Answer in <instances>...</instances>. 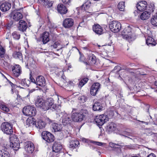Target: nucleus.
<instances>
[{
  "label": "nucleus",
  "mask_w": 157,
  "mask_h": 157,
  "mask_svg": "<svg viewBox=\"0 0 157 157\" xmlns=\"http://www.w3.org/2000/svg\"><path fill=\"white\" fill-rule=\"evenodd\" d=\"M147 157H156L155 155L153 153H151Z\"/></svg>",
  "instance_id": "680f3d73"
},
{
  "label": "nucleus",
  "mask_w": 157,
  "mask_h": 157,
  "mask_svg": "<svg viewBox=\"0 0 157 157\" xmlns=\"http://www.w3.org/2000/svg\"><path fill=\"white\" fill-rule=\"evenodd\" d=\"M147 6V2L143 1L138 3L137 4L136 8L138 10L142 11L146 10Z\"/></svg>",
  "instance_id": "2eb2a0df"
},
{
  "label": "nucleus",
  "mask_w": 157,
  "mask_h": 157,
  "mask_svg": "<svg viewBox=\"0 0 157 157\" xmlns=\"http://www.w3.org/2000/svg\"><path fill=\"white\" fill-rule=\"evenodd\" d=\"M12 71L14 76L18 77L21 73V67L19 65L15 64L12 67Z\"/></svg>",
  "instance_id": "9d476101"
},
{
  "label": "nucleus",
  "mask_w": 157,
  "mask_h": 157,
  "mask_svg": "<svg viewBox=\"0 0 157 157\" xmlns=\"http://www.w3.org/2000/svg\"><path fill=\"white\" fill-rule=\"evenodd\" d=\"M10 84L11 86H12V85H13V83L12 82H10Z\"/></svg>",
  "instance_id": "69168bd1"
},
{
  "label": "nucleus",
  "mask_w": 157,
  "mask_h": 157,
  "mask_svg": "<svg viewBox=\"0 0 157 157\" xmlns=\"http://www.w3.org/2000/svg\"><path fill=\"white\" fill-rule=\"evenodd\" d=\"M124 2H120L118 5V8L120 10L124 11Z\"/></svg>",
  "instance_id": "4c0bfd02"
},
{
  "label": "nucleus",
  "mask_w": 157,
  "mask_h": 157,
  "mask_svg": "<svg viewBox=\"0 0 157 157\" xmlns=\"http://www.w3.org/2000/svg\"><path fill=\"white\" fill-rule=\"evenodd\" d=\"M18 82L20 84V86H21L24 87H28L30 83V81L26 79H23Z\"/></svg>",
  "instance_id": "a878e982"
},
{
  "label": "nucleus",
  "mask_w": 157,
  "mask_h": 157,
  "mask_svg": "<svg viewBox=\"0 0 157 157\" xmlns=\"http://www.w3.org/2000/svg\"><path fill=\"white\" fill-rule=\"evenodd\" d=\"M63 2L65 5H69L72 0H62Z\"/></svg>",
  "instance_id": "09e8293b"
},
{
  "label": "nucleus",
  "mask_w": 157,
  "mask_h": 157,
  "mask_svg": "<svg viewBox=\"0 0 157 157\" xmlns=\"http://www.w3.org/2000/svg\"><path fill=\"white\" fill-rule=\"evenodd\" d=\"M27 24L25 21L22 20L20 21L19 23L18 29L19 30L24 32L25 31L27 28Z\"/></svg>",
  "instance_id": "aec40b11"
},
{
  "label": "nucleus",
  "mask_w": 157,
  "mask_h": 157,
  "mask_svg": "<svg viewBox=\"0 0 157 157\" xmlns=\"http://www.w3.org/2000/svg\"><path fill=\"white\" fill-rule=\"evenodd\" d=\"M53 3V1L47 0L44 2V4L47 8H49L52 6Z\"/></svg>",
  "instance_id": "c03bdc74"
},
{
  "label": "nucleus",
  "mask_w": 157,
  "mask_h": 157,
  "mask_svg": "<svg viewBox=\"0 0 157 157\" xmlns=\"http://www.w3.org/2000/svg\"><path fill=\"white\" fill-rule=\"evenodd\" d=\"M62 149V146L59 142H55L52 146L53 151L55 152H59Z\"/></svg>",
  "instance_id": "4be33fe9"
},
{
  "label": "nucleus",
  "mask_w": 157,
  "mask_h": 157,
  "mask_svg": "<svg viewBox=\"0 0 157 157\" xmlns=\"http://www.w3.org/2000/svg\"><path fill=\"white\" fill-rule=\"evenodd\" d=\"M52 128L55 132H59L61 130L62 128L61 124L54 123L52 124Z\"/></svg>",
  "instance_id": "473e14b6"
},
{
  "label": "nucleus",
  "mask_w": 157,
  "mask_h": 157,
  "mask_svg": "<svg viewBox=\"0 0 157 157\" xmlns=\"http://www.w3.org/2000/svg\"><path fill=\"white\" fill-rule=\"evenodd\" d=\"M93 143H94V144H95L98 146H101L103 144H104V143H102L99 142L93 141Z\"/></svg>",
  "instance_id": "864d4df0"
},
{
  "label": "nucleus",
  "mask_w": 157,
  "mask_h": 157,
  "mask_svg": "<svg viewBox=\"0 0 157 157\" xmlns=\"http://www.w3.org/2000/svg\"><path fill=\"white\" fill-rule=\"evenodd\" d=\"M151 22L152 25L157 26V15L153 16L151 20Z\"/></svg>",
  "instance_id": "58836bf2"
},
{
  "label": "nucleus",
  "mask_w": 157,
  "mask_h": 157,
  "mask_svg": "<svg viewBox=\"0 0 157 157\" xmlns=\"http://www.w3.org/2000/svg\"><path fill=\"white\" fill-rule=\"evenodd\" d=\"M121 67L119 66H117L115 67L113 71H115V72H118L120 70Z\"/></svg>",
  "instance_id": "8fccbe9b"
},
{
  "label": "nucleus",
  "mask_w": 157,
  "mask_h": 157,
  "mask_svg": "<svg viewBox=\"0 0 157 157\" xmlns=\"http://www.w3.org/2000/svg\"><path fill=\"white\" fill-rule=\"evenodd\" d=\"M29 79L32 82L35 83V82H36V81H35V79H34V78L32 76L31 74H30Z\"/></svg>",
  "instance_id": "603ef678"
},
{
  "label": "nucleus",
  "mask_w": 157,
  "mask_h": 157,
  "mask_svg": "<svg viewBox=\"0 0 157 157\" xmlns=\"http://www.w3.org/2000/svg\"><path fill=\"white\" fill-rule=\"evenodd\" d=\"M122 37L130 42L133 40L131 28L128 26L125 28L122 33Z\"/></svg>",
  "instance_id": "f03ea898"
},
{
  "label": "nucleus",
  "mask_w": 157,
  "mask_h": 157,
  "mask_svg": "<svg viewBox=\"0 0 157 157\" xmlns=\"http://www.w3.org/2000/svg\"><path fill=\"white\" fill-rule=\"evenodd\" d=\"M11 7V4L10 3L6 2L1 4L0 8L1 11L6 12L9 10Z\"/></svg>",
  "instance_id": "5701e85b"
},
{
  "label": "nucleus",
  "mask_w": 157,
  "mask_h": 157,
  "mask_svg": "<svg viewBox=\"0 0 157 157\" xmlns=\"http://www.w3.org/2000/svg\"><path fill=\"white\" fill-rule=\"evenodd\" d=\"M88 80V78H85L81 80L79 82L78 86L79 88H82L86 83Z\"/></svg>",
  "instance_id": "f704fd0d"
},
{
  "label": "nucleus",
  "mask_w": 157,
  "mask_h": 157,
  "mask_svg": "<svg viewBox=\"0 0 157 157\" xmlns=\"http://www.w3.org/2000/svg\"><path fill=\"white\" fill-rule=\"evenodd\" d=\"M134 13L135 16H136L138 15V12L136 10H135L134 11Z\"/></svg>",
  "instance_id": "0e129e2a"
},
{
  "label": "nucleus",
  "mask_w": 157,
  "mask_h": 157,
  "mask_svg": "<svg viewBox=\"0 0 157 157\" xmlns=\"http://www.w3.org/2000/svg\"><path fill=\"white\" fill-rule=\"evenodd\" d=\"M0 108L4 112L7 113L10 109L8 105L3 102H0Z\"/></svg>",
  "instance_id": "7c9ffc66"
},
{
  "label": "nucleus",
  "mask_w": 157,
  "mask_h": 157,
  "mask_svg": "<svg viewBox=\"0 0 157 157\" xmlns=\"http://www.w3.org/2000/svg\"><path fill=\"white\" fill-rule=\"evenodd\" d=\"M57 10L58 12L62 15L65 14L67 11V8L63 4H59L57 6Z\"/></svg>",
  "instance_id": "a211bd4d"
},
{
  "label": "nucleus",
  "mask_w": 157,
  "mask_h": 157,
  "mask_svg": "<svg viewBox=\"0 0 157 157\" xmlns=\"http://www.w3.org/2000/svg\"><path fill=\"white\" fill-rule=\"evenodd\" d=\"M71 121L70 115L66 113H65L62 120V123L63 125H65L67 124L70 123Z\"/></svg>",
  "instance_id": "393cba45"
},
{
  "label": "nucleus",
  "mask_w": 157,
  "mask_h": 157,
  "mask_svg": "<svg viewBox=\"0 0 157 157\" xmlns=\"http://www.w3.org/2000/svg\"><path fill=\"white\" fill-rule=\"evenodd\" d=\"M51 47L55 49L58 48V49L57 50V51L63 48L60 43L58 42H55L53 45L51 46Z\"/></svg>",
  "instance_id": "c9c22d12"
},
{
  "label": "nucleus",
  "mask_w": 157,
  "mask_h": 157,
  "mask_svg": "<svg viewBox=\"0 0 157 157\" xmlns=\"http://www.w3.org/2000/svg\"><path fill=\"white\" fill-rule=\"evenodd\" d=\"M120 135L126 137H128V136H131V134L129 132H128L125 131L123 132H122V133L121 134H120Z\"/></svg>",
  "instance_id": "de8ad7c7"
},
{
  "label": "nucleus",
  "mask_w": 157,
  "mask_h": 157,
  "mask_svg": "<svg viewBox=\"0 0 157 157\" xmlns=\"http://www.w3.org/2000/svg\"><path fill=\"white\" fill-rule=\"evenodd\" d=\"M35 122L32 120L29 119H28L26 121L25 126L26 127H29L31 124H34Z\"/></svg>",
  "instance_id": "79ce46f5"
},
{
  "label": "nucleus",
  "mask_w": 157,
  "mask_h": 157,
  "mask_svg": "<svg viewBox=\"0 0 157 157\" xmlns=\"http://www.w3.org/2000/svg\"><path fill=\"white\" fill-rule=\"evenodd\" d=\"M106 129L108 132H112L116 129V125L113 123L111 122L107 126Z\"/></svg>",
  "instance_id": "2f4dec72"
},
{
  "label": "nucleus",
  "mask_w": 157,
  "mask_h": 157,
  "mask_svg": "<svg viewBox=\"0 0 157 157\" xmlns=\"http://www.w3.org/2000/svg\"><path fill=\"white\" fill-rule=\"evenodd\" d=\"M113 42L111 40H109V42L106 44L108 46H111L112 45Z\"/></svg>",
  "instance_id": "e2e57ef3"
},
{
  "label": "nucleus",
  "mask_w": 157,
  "mask_h": 157,
  "mask_svg": "<svg viewBox=\"0 0 157 157\" xmlns=\"http://www.w3.org/2000/svg\"><path fill=\"white\" fill-rule=\"evenodd\" d=\"M106 118V116L102 114L97 116L95 119V121L97 125L99 127L102 125L107 121H108Z\"/></svg>",
  "instance_id": "6e6552de"
},
{
  "label": "nucleus",
  "mask_w": 157,
  "mask_h": 157,
  "mask_svg": "<svg viewBox=\"0 0 157 157\" xmlns=\"http://www.w3.org/2000/svg\"><path fill=\"white\" fill-rule=\"evenodd\" d=\"M10 157V154L5 149L0 150V157Z\"/></svg>",
  "instance_id": "72a5a7b5"
},
{
  "label": "nucleus",
  "mask_w": 157,
  "mask_h": 157,
  "mask_svg": "<svg viewBox=\"0 0 157 157\" xmlns=\"http://www.w3.org/2000/svg\"><path fill=\"white\" fill-rule=\"evenodd\" d=\"M24 148L25 151L29 153H32L34 151L35 146L31 141L25 142L24 144Z\"/></svg>",
  "instance_id": "0eeeda50"
},
{
  "label": "nucleus",
  "mask_w": 157,
  "mask_h": 157,
  "mask_svg": "<svg viewBox=\"0 0 157 157\" xmlns=\"http://www.w3.org/2000/svg\"><path fill=\"white\" fill-rule=\"evenodd\" d=\"M92 29L93 31L98 35H101L103 33L102 27L98 24H95L93 26Z\"/></svg>",
  "instance_id": "6ab92c4d"
},
{
  "label": "nucleus",
  "mask_w": 157,
  "mask_h": 157,
  "mask_svg": "<svg viewBox=\"0 0 157 157\" xmlns=\"http://www.w3.org/2000/svg\"><path fill=\"white\" fill-rule=\"evenodd\" d=\"M155 9V5L153 4L149 5L148 7L147 6L146 8V10L149 11V12L150 13L154 11Z\"/></svg>",
  "instance_id": "ea45409f"
},
{
  "label": "nucleus",
  "mask_w": 157,
  "mask_h": 157,
  "mask_svg": "<svg viewBox=\"0 0 157 157\" xmlns=\"http://www.w3.org/2000/svg\"><path fill=\"white\" fill-rule=\"evenodd\" d=\"M36 110L35 108L33 106H27L23 109V113L26 116H34L36 114Z\"/></svg>",
  "instance_id": "39448f33"
},
{
  "label": "nucleus",
  "mask_w": 157,
  "mask_h": 157,
  "mask_svg": "<svg viewBox=\"0 0 157 157\" xmlns=\"http://www.w3.org/2000/svg\"><path fill=\"white\" fill-rule=\"evenodd\" d=\"M36 127L39 129L44 128L46 124L44 122L41 120H38L36 123L35 122Z\"/></svg>",
  "instance_id": "b1692460"
},
{
  "label": "nucleus",
  "mask_w": 157,
  "mask_h": 157,
  "mask_svg": "<svg viewBox=\"0 0 157 157\" xmlns=\"http://www.w3.org/2000/svg\"><path fill=\"white\" fill-rule=\"evenodd\" d=\"M109 27L112 32L117 33L120 31L121 28V24L118 21H113L109 23Z\"/></svg>",
  "instance_id": "20e7f679"
},
{
  "label": "nucleus",
  "mask_w": 157,
  "mask_h": 157,
  "mask_svg": "<svg viewBox=\"0 0 157 157\" xmlns=\"http://www.w3.org/2000/svg\"><path fill=\"white\" fill-rule=\"evenodd\" d=\"M74 23V20L72 19L71 18H67L63 20V25L65 28H69L72 26Z\"/></svg>",
  "instance_id": "ddd939ff"
},
{
  "label": "nucleus",
  "mask_w": 157,
  "mask_h": 157,
  "mask_svg": "<svg viewBox=\"0 0 157 157\" xmlns=\"http://www.w3.org/2000/svg\"><path fill=\"white\" fill-rule=\"evenodd\" d=\"M100 88V84L98 82H95L91 86L90 90V93L93 96H95Z\"/></svg>",
  "instance_id": "1a4fd4ad"
},
{
  "label": "nucleus",
  "mask_w": 157,
  "mask_h": 157,
  "mask_svg": "<svg viewBox=\"0 0 157 157\" xmlns=\"http://www.w3.org/2000/svg\"><path fill=\"white\" fill-rule=\"evenodd\" d=\"M12 141L11 142L10 146L14 150H17L20 147V144L17 138H14L13 140L11 138Z\"/></svg>",
  "instance_id": "4468645a"
},
{
  "label": "nucleus",
  "mask_w": 157,
  "mask_h": 157,
  "mask_svg": "<svg viewBox=\"0 0 157 157\" xmlns=\"http://www.w3.org/2000/svg\"><path fill=\"white\" fill-rule=\"evenodd\" d=\"M48 27L50 28L53 27V25H52V23L50 21H49L48 22Z\"/></svg>",
  "instance_id": "13d9d810"
},
{
  "label": "nucleus",
  "mask_w": 157,
  "mask_h": 157,
  "mask_svg": "<svg viewBox=\"0 0 157 157\" xmlns=\"http://www.w3.org/2000/svg\"><path fill=\"white\" fill-rule=\"evenodd\" d=\"M65 78V77L64 75H63L62 77V79H61V81L62 82H63L64 83H65L66 82H67V81H66V80L64 79Z\"/></svg>",
  "instance_id": "bf43d9fd"
},
{
  "label": "nucleus",
  "mask_w": 157,
  "mask_h": 157,
  "mask_svg": "<svg viewBox=\"0 0 157 157\" xmlns=\"http://www.w3.org/2000/svg\"><path fill=\"white\" fill-rule=\"evenodd\" d=\"M13 56L16 59H19L20 60L22 59V55L21 52H14L13 55Z\"/></svg>",
  "instance_id": "e433bc0d"
},
{
  "label": "nucleus",
  "mask_w": 157,
  "mask_h": 157,
  "mask_svg": "<svg viewBox=\"0 0 157 157\" xmlns=\"http://www.w3.org/2000/svg\"><path fill=\"white\" fill-rule=\"evenodd\" d=\"M13 38L16 40H18L20 38V35L17 32H13L12 34Z\"/></svg>",
  "instance_id": "37998d69"
},
{
  "label": "nucleus",
  "mask_w": 157,
  "mask_h": 157,
  "mask_svg": "<svg viewBox=\"0 0 157 157\" xmlns=\"http://www.w3.org/2000/svg\"><path fill=\"white\" fill-rule=\"evenodd\" d=\"M54 101L52 98H49L46 100L38 96L35 100V104L36 106L46 111L50 109L52 111L57 109L56 105L54 104Z\"/></svg>",
  "instance_id": "f257e3e1"
},
{
  "label": "nucleus",
  "mask_w": 157,
  "mask_h": 157,
  "mask_svg": "<svg viewBox=\"0 0 157 157\" xmlns=\"http://www.w3.org/2000/svg\"><path fill=\"white\" fill-rule=\"evenodd\" d=\"M83 98H79L78 99H79L82 100Z\"/></svg>",
  "instance_id": "338daca9"
},
{
  "label": "nucleus",
  "mask_w": 157,
  "mask_h": 157,
  "mask_svg": "<svg viewBox=\"0 0 157 157\" xmlns=\"http://www.w3.org/2000/svg\"><path fill=\"white\" fill-rule=\"evenodd\" d=\"M71 117L73 121L75 122L81 121L83 120L84 115L83 113H75L72 114Z\"/></svg>",
  "instance_id": "f8f14e48"
},
{
  "label": "nucleus",
  "mask_w": 157,
  "mask_h": 157,
  "mask_svg": "<svg viewBox=\"0 0 157 157\" xmlns=\"http://www.w3.org/2000/svg\"><path fill=\"white\" fill-rule=\"evenodd\" d=\"M102 104L100 102H95L93 106V110L94 111H101L102 110Z\"/></svg>",
  "instance_id": "cd10ccee"
},
{
  "label": "nucleus",
  "mask_w": 157,
  "mask_h": 157,
  "mask_svg": "<svg viewBox=\"0 0 157 157\" xmlns=\"http://www.w3.org/2000/svg\"><path fill=\"white\" fill-rule=\"evenodd\" d=\"M1 129L4 133L7 135H11L13 132V125L8 122H4L1 125Z\"/></svg>",
  "instance_id": "7ed1b4c3"
},
{
  "label": "nucleus",
  "mask_w": 157,
  "mask_h": 157,
  "mask_svg": "<svg viewBox=\"0 0 157 157\" xmlns=\"http://www.w3.org/2000/svg\"><path fill=\"white\" fill-rule=\"evenodd\" d=\"M81 139L82 141L83 142L89 143L90 142V141L88 139H86L83 138Z\"/></svg>",
  "instance_id": "3c124183"
},
{
  "label": "nucleus",
  "mask_w": 157,
  "mask_h": 157,
  "mask_svg": "<svg viewBox=\"0 0 157 157\" xmlns=\"http://www.w3.org/2000/svg\"><path fill=\"white\" fill-rule=\"evenodd\" d=\"M5 60H4V62H7L8 60H9V57L8 56L5 55H4V57H3Z\"/></svg>",
  "instance_id": "5fc2aeb1"
},
{
  "label": "nucleus",
  "mask_w": 157,
  "mask_h": 157,
  "mask_svg": "<svg viewBox=\"0 0 157 157\" xmlns=\"http://www.w3.org/2000/svg\"><path fill=\"white\" fill-rule=\"evenodd\" d=\"M42 136L43 139L48 143L52 142L54 140V136L48 132H43L42 133Z\"/></svg>",
  "instance_id": "423d86ee"
},
{
  "label": "nucleus",
  "mask_w": 157,
  "mask_h": 157,
  "mask_svg": "<svg viewBox=\"0 0 157 157\" xmlns=\"http://www.w3.org/2000/svg\"><path fill=\"white\" fill-rule=\"evenodd\" d=\"M91 5L90 2L88 0L83 5L82 7L84 8L85 10H88Z\"/></svg>",
  "instance_id": "a19ab883"
},
{
  "label": "nucleus",
  "mask_w": 157,
  "mask_h": 157,
  "mask_svg": "<svg viewBox=\"0 0 157 157\" xmlns=\"http://www.w3.org/2000/svg\"><path fill=\"white\" fill-rule=\"evenodd\" d=\"M146 44L148 46H154L156 45V43L154 39L151 37L148 36L146 39Z\"/></svg>",
  "instance_id": "bb28decb"
},
{
  "label": "nucleus",
  "mask_w": 157,
  "mask_h": 157,
  "mask_svg": "<svg viewBox=\"0 0 157 157\" xmlns=\"http://www.w3.org/2000/svg\"><path fill=\"white\" fill-rule=\"evenodd\" d=\"M45 121L46 123L49 124L52 123V121L50 119L48 118H47L45 119Z\"/></svg>",
  "instance_id": "6e6d98bb"
},
{
  "label": "nucleus",
  "mask_w": 157,
  "mask_h": 157,
  "mask_svg": "<svg viewBox=\"0 0 157 157\" xmlns=\"http://www.w3.org/2000/svg\"><path fill=\"white\" fill-rule=\"evenodd\" d=\"M36 90L35 89H31L29 90V94L27 95V97H28L30 96V94L32 93L33 92L35 91Z\"/></svg>",
  "instance_id": "4d7b16f0"
},
{
  "label": "nucleus",
  "mask_w": 157,
  "mask_h": 157,
  "mask_svg": "<svg viewBox=\"0 0 157 157\" xmlns=\"http://www.w3.org/2000/svg\"><path fill=\"white\" fill-rule=\"evenodd\" d=\"M74 83H73V82L71 81H69L68 82V85L69 86V85L73 86L74 85Z\"/></svg>",
  "instance_id": "052dcab7"
},
{
  "label": "nucleus",
  "mask_w": 157,
  "mask_h": 157,
  "mask_svg": "<svg viewBox=\"0 0 157 157\" xmlns=\"http://www.w3.org/2000/svg\"><path fill=\"white\" fill-rule=\"evenodd\" d=\"M35 84L40 86H44L45 85V80L44 77L41 75L38 76L36 79Z\"/></svg>",
  "instance_id": "f3484780"
},
{
  "label": "nucleus",
  "mask_w": 157,
  "mask_h": 157,
  "mask_svg": "<svg viewBox=\"0 0 157 157\" xmlns=\"http://www.w3.org/2000/svg\"><path fill=\"white\" fill-rule=\"evenodd\" d=\"M40 38L42 39L43 44H46L50 40L49 33L47 32H44L41 36Z\"/></svg>",
  "instance_id": "412c9836"
},
{
  "label": "nucleus",
  "mask_w": 157,
  "mask_h": 157,
  "mask_svg": "<svg viewBox=\"0 0 157 157\" xmlns=\"http://www.w3.org/2000/svg\"><path fill=\"white\" fill-rule=\"evenodd\" d=\"M150 13L148 11H144L140 15V18L142 20H145L148 19L150 16Z\"/></svg>",
  "instance_id": "c85d7f7f"
},
{
  "label": "nucleus",
  "mask_w": 157,
  "mask_h": 157,
  "mask_svg": "<svg viewBox=\"0 0 157 157\" xmlns=\"http://www.w3.org/2000/svg\"><path fill=\"white\" fill-rule=\"evenodd\" d=\"M109 146L110 147L114 148H120V146L119 145L112 142L109 143Z\"/></svg>",
  "instance_id": "49530a36"
},
{
  "label": "nucleus",
  "mask_w": 157,
  "mask_h": 157,
  "mask_svg": "<svg viewBox=\"0 0 157 157\" xmlns=\"http://www.w3.org/2000/svg\"><path fill=\"white\" fill-rule=\"evenodd\" d=\"M2 76H3L5 77V76L4 75H3V74H2Z\"/></svg>",
  "instance_id": "774afa93"
},
{
  "label": "nucleus",
  "mask_w": 157,
  "mask_h": 157,
  "mask_svg": "<svg viewBox=\"0 0 157 157\" xmlns=\"http://www.w3.org/2000/svg\"><path fill=\"white\" fill-rule=\"evenodd\" d=\"M88 62L91 64H95L96 62V57L92 54H90L88 56Z\"/></svg>",
  "instance_id": "c756f323"
},
{
  "label": "nucleus",
  "mask_w": 157,
  "mask_h": 157,
  "mask_svg": "<svg viewBox=\"0 0 157 157\" xmlns=\"http://www.w3.org/2000/svg\"><path fill=\"white\" fill-rule=\"evenodd\" d=\"M5 52V50L2 46L0 47V56L1 58L4 57V55Z\"/></svg>",
  "instance_id": "a18cd8bd"
},
{
  "label": "nucleus",
  "mask_w": 157,
  "mask_h": 157,
  "mask_svg": "<svg viewBox=\"0 0 157 157\" xmlns=\"http://www.w3.org/2000/svg\"><path fill=\"white\" fill-rule=\"evenodd\" d=\"M11 16L13 19L16 21H18L22 18L21 13L17 10H14L11 13Z\"/></svg>",
  "instance_id": "dca6fc26"
},
{
  "label": "nucleus",
  "mask_w": 157,
  "mask_h": 157,
  "mask_svg": "<svg viewBox=\"0 0 157 157\" xmlns=\"http://www.w3.org/2000/svg\"><path fill=\"white\" fill-rule=\"evenodd\" d=\"M79 145V142L77 140H74L70 142L69 147L72 151L77 152Z\"/></svg>",
  "instance_id": "9b49d317"
}]
</instances>
